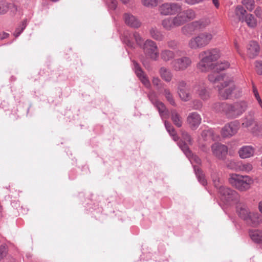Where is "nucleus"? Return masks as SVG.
Returning <instances> with one entry per match:
<instances>
[{
    "label": "nucleus",
    "mask_w": 262,
    "mask_h": 262,
    "mask_svg": "<svg viewBox=\"0 0 262 262\" xmlns=\"http://www.w3.org/2000/svg\"><path fill=\"white\" fill-rule=\"evenodd\" d=\"M195 17V12L192 9H188L180 12L174 16L165 18L161 21V25L165 30L171 31L193 19Z\"/></svg>",
    "instance_id": "obj_1"
},
{
    "label": "nucleus",
    "mask_w": 262,
    "mask_h": 262,
    "mask_svg": "<svg viewBox=\"0 0 262 262\" xmlns=\"http://www.w3.org/2000/svg\"><path fill=\"white\" fill-rule=\"evenodd\" d=\"M220 57V50L216 48L209 49L201 52L198 55L200 59L197 68L200 71L206 72L213 67L214 62Z\"/></svg>",
    "instance_id": "obj_2"
},
{
    "label": "nucleus",
    "mask_w": 262,
    "mask_h": 262,
    "mask_svg": "<svg viewBox=\"0 0 262 262\" xmlns=\"http://www.w3.org/2000/svg\"><path fill=\"white\" fill-rule=\"evenodd\" d=\"M215 34L212 31H204L192 37L188 42V47L198 50L207 46L212 40Z\"/></svg>",
    "instance_id": "obj_3"
},
{
    "label": "nucleus",
    "mask_w": 262,
    "mask_h": 262,
    "mask_svg": "<svg viewBox=\"0 0 262 262\" xmlns=\"http://www.w3.org/2000/svg\"><path fill=\"white\" fill-rule=\"evenodd\" d=\"M229 184L240 191L248 190L253 183V180L249 176L230 173L229 176Z\"/></svg>",
    "instance_id": "obj_4"
},
{
    "label": "nucleus",
    "mask_w": 262,
    "mask_h": 262,
    "mask_svg": "<svg viewBox=\"0 0 262 262\" xmlns=\"http://www.w3.org/2000/svg\"><path fill=\"white\" fill-rule=\"evenodd\" d=\"M210 23L209 19L203 18L192 21L184 26L181 28L182 33L185 35H191L196 30L203 29L208 26Z\"/></svg>",
    "instance_id": "obj_5"
},
{
    "label": "nucleus",
    "mask_w": 262,
    "mask_h": 262,
    "mask_svg": "<svg viewBox=\"0 0 262 262\" xmlns=\"http://www.w3.org/2000/svg\"><path fill=\"white\" fill-rule=\"evenodd\" d=\"M216 86L217 88L220 96L223 99L229 98L235 89V84L231 79L226 78L220 85H216Z\"/></svg>",
    "instance_id": "obj_6"
},
{
    "label": "nucleus",
    "mask_w": 262,
    "mask_h": 262,
    "mask_svg": "<svg viewBox=\"0 0 262 262\" xmlns=\"http://www.w3.org/2000/svg\"><path fill=\"white\" fill-rule=\"evenodd\" d=\"M248 103L246 101H241L233 104H228L227 117L234 118L241 115L247 108Z\"/></svg>",
    "instance_id": "obj_7"
},
{
    "label": "nucleus",
    "mask_w": 262,
    "mask_h": 262,
    "mask_svg": "<svg viewBox=\"0 0 262 262\" xmlns=\"http://www.w3.org/2000/svg\"><path fill=\"white\" fill-rule=\"evenodd\" d=\"M182 6L175 3H165L159 7V13L162 15H170L181 12Z\"/></svg>",
    "instance_id": "obj_8"
},
{
    "label": "nucleus",
    "mask_w": 262,
    "mask_h": 262,
    "mask_svg": "<svg viewBox=\"0 0 262 262\" xmlns=\"http://www.w3.org/2000/svg\"><path fill=\"white\" fill-rule=\"evenodd\" d=\"M143 50L145 54L154 60H157L159 53L158 46L154 41L147 39L144 42Z\"/></svg>",
    "instance_id": "obj_9"
},
{
    "label": "nucleus",
    "mask_w": 262,
    "mask_h": 262,
    "mask_svg": "<svg viewBox=\"0 0 262 262\" xmlns=\"http://www.w3.org/2000/svg\"><path fill=\"white\" fill-rule=\"evenodd\" d=\"M191 64V59L187 56L177 58L171 62L173 70L176 72L184 71L190 67Z\"/></svg>",
    "instance_id": "obj_10"
},
{
    "label": "nucleus",
    "mask_w": 262,
    "mask_h": 262,
    "mask_svg": "<svg viewBox=\"0 0 262 262\" xmlns=\"http://www.w3.org/2000/svg\"><path fill=\"white\" fill-rule=\"evenodd\" d=\"M178 94L180 99L185 102L189 101L192 98L190 89L184 80L178 81L177 84Z\"/></svg>",
    "instance_id": "obj_11"
},
{
    "label": "nucleus",
    "mask_w": 262,
    "mask_h": 262,
    "mask_svg": "<svg viewBox=\"0 0 262 262\" xmlns=\"http://www.w3.org/2000/svg\"><path fill=\"white\" fill-rule=\"evenodd\" d=\"M193 89L202 100L206 101L210 99L211 92L205 83L203 82L196 83L193 85Z\"/></svg>",
    "instance_id": "obj_12"
},
{
    "label": "nucleus",
    "mask_w": 262,
    "mask_h": 262,
    "mask_svg": "<svg viewBox=\"0 0 262 262\" xmlns=\"http://www.w3.org/2000/svg\"><path fill=\"white\" fill-rule=\"evenodd\" d=\"M219 192L221 199L226 202H230L239 197L238 193L236 191L225 186L220 187Z\"/></svg>",
    "instance_id": "obj_13"
},
{
    "label": "nucleus",
    "mask_w": 262,
    "mask_h": 262,
    "mask_svg": "<svg viewBox=\"0 0 262 262\" xmlns=\"http://www.w3.org/2000/svg\"><path fill=\"white\" fill-rule=\"evenodd\" d=\"M239 129V123L231 122L226 124L222 129L221 134L224 137H230L236 134Z\"/></svg>",
    "instance_id": "obj_14"
},
{
    "label": "nucleus",
    "mask_w": 262,
    "mask_h": 262,
    "mask_svg": "<svg viewBox=\"0 0 262 262\" xmlns=\"http://www.w3.org/2000/svg\"><path fill=\"white\" fill-rule=\"evenodd\" d=\"M201 121L202 118L196 112L189 113L186 119L187 123L192 130L196 129L200 125Z\"/></svg>",
    "instance_id": "obj_15"
},
{
    "label": "nucleus",
    "mask_w": 262,
    "mask_h": 262,
    "mask_svg": "<svg viewBox=\"0 0 262 262\" xmlns=\"http://www.w3.org/2000/svg\"><path fill=\"white\" fill-rule=\"evenodd\" d=\"M213 155L219 159H224L227 154L228 149L226 146L219 143L213 144L211 146Z\"/></svg>",
    "instance_id": "obj_16"
},
{
    "label": "nucleus",
    "mask_w": 262,
    "mask_h": 262,
    "mask_svg": "<svg viewBox=\"0 0 262 262\" xmlns=\"http://www.w3.org/2000/svg\"><path fill=\"white\" fill-rule=\"evenodd\" d=\"M236 212L242 219L246 221L252 211H250L247 205L242 202H238L236 206Z\"/></svg>",
    "instance_id": "obj_17"
},
{
    "label": "nucleus",
    "mask_w": 262,
    "mask_h": 262,
    "mask_svg": "<svg viewBox=\"0 0 262 262\" xmlns=\"http://www.w3.org/2000/svg\"><path fill=\"white\" fill-rule=\"evenodd\" d=\"M9 10L14 14L17 11L18 8L13 3H9L6 0H0V14H5Z\"/></svg>",
    "instance_id": "obj_18"
},
{
    "label": "nucleus",
    "mask_w": 262,
    "mask_h": 262,
    "mask_svg": "<svg viewBox=\"0 0 262 262\" xmlns=\"http://www.w3.org/2000/svg\"><path fill=\"white\" fill-rule=\"evenodd\" d=\"M259 52V47L256 41H250L247 46V53L248 56L251 59L255 58Z\"/></svg>",
    "instance_id": "obj_19"
},
{
    "label": "nucleus",
    "mask_w": 262,
    "mask_h": 262,
    "mask_svg": "<svg viewBox=\"0 0 262 262\" xmlns=\"http://www.w3.org/2000/svg\"><path fill=\"white\" fill-rule=\"evenodd\" d=\"M124 19L125 24L131 27L137 28L141 26V23L137 18L130 13L124 14Z\"/></svg>",
    "instance_id": "obj_20"
},
{
    "label": "nucleus",
    "mask_w": 262,
    "mask_h": 262,
    "mask_svg": "<svg viewBox=\"0 0 262 262\" xmlns=\"http://www.w3.org/2000/svg\"><path fill=\"white\" fill-rule=\"evenodd\" d=\"M135 70L137 76L139 77L142 83L147 88H149L150 83L145 73L143 72L140 66L135 63Z\"/></svg>",
    "instance_id": "obj_21"
},
{
    "label": "nucleus",
    "mask_w": 262,
    "mask_h": 262,
    "mask_svg": "<svg viewBox=\"0 0 262 262\" xmlns=\"http://www.w3.org/2000/svg\"><path fill=\"white\" fill-rule=\"evenodd\" d=\"M255 152L254 148L251 146H244L238 150V154L242 159H246L252 157Z\"/></svg>",
    "instance_id": "obj_22"
},
{
    "label": "nucleus",
    "mask_w": 262,
    "mask_h": 262,
    "mask_svg": "<svg viewBox=\"0 0 262 262\" xmlns=\"http://www.w3.org/2000/svg\"><path fill=\"white\" fill-rule=\"evenodd\" d=\"M246 222L253 226H256L262 222V215L257 212H252Z\"/></svg>",
    "instance_id": "obj_23"
},
{
    "label": "nucleus",
    "mask_w": 262,
    "mask_h": 262,
    "mask_svg": "<svg viewBox=\"0 0 262 262\" xmlns=\"http://www.w3.org/2000/svg\"><path fill=\"white\" fill-rule=\"evenodd\" d=\"M182 137L183 139L185 141V145L184 146L182 147V149L184 151L185 154L187 155V156H189L191 155V151L189 150L187 145L186 144H191L192 140L190 136V135L186 132L182 131Z\"/></svg>",
    "instance_id": "obj_24"
},
{
    "label": "nucleus",
    "mask_w": 262,
    "mask_h": 262,
    "mask_svg": "<svg viewBox=\"0 0 262 262\" xmlns=\"http://www.w3.org/2000/svg\"><path fill=\"white\" fill-rule=\"evenodd\" d=\"M214 111L225 114L227 117L228 104L225 102H216L212 105Z\"/></svg>",
    "instance_id": "obj_25"
},
{
    "label": "nucleus",
    "mask_w": 262,
    "mask_h": 262,
    "mask_svg": "<svg viewBox=\"0 0 262 262\" xmlns=\"http://www.w3.org/2000/svg\"><path fill=\"white\" fill-rule=\"evenodd\" d=\"M175 53L168 49H164L160 52L161 59L165 62L172 60L175 57Z\"/></svg>",
    "instance_id": "obj_26"
},
{
    "label": "nucleus",
    "mask_w": 262,
    "mask_h": 262,
    "mask_svg": "<svg viewBox=\"0 0 262 262\" xmlns=\"http://www.w3.org/2000/svg\"><path fill=\"white\" fill-rule=\"evenodd\" d=\"M208 80L212 83L215 84L220 83L221 84L223 81H224L227 78L223 75L216 73H210L208 76Z\"/></svg>",
    "instance_id": "obj_27"
},
{
    "label": "nucleus",
    "mask_w": 262,
    "mask_h": 262,
    "mask_svg": "<svg viewBox=\"0 0 262 262\" xmlns=\"http://www.w3.org/2000/svg\"><path fill=\"white\" fill-rule=\"evenodd\" d=\"M159 74L161 77L166 82L170 81L173 77V75L171 71L164 67H161L160 69Z\"/></svg>",
    "instance_id": "obj_28"
},
{
    "label": "nucleus",
    "mask_w": 262,
    "mask_h": 262,
    "mask_svg": "<svg viewBox=\"0 0 262 262\" xmlns=\"http://www.w3.org/2000/svg\"><path fill=\"white\" fill-rule=\"evenodd\" d=\"M247 14L246 10L241 5H238L235 9V14L239 21L244 22L245 16Z\"/></svg>",
    "instance_id": "obj_29"
},
{
    "label": "nucleus",
    "mask_w": 262,
    "mask_h": 262,
    "mask_svg": "<svg viewBox=\"0 0 262 262\" xmlns=\"http://www.w3.org/2000/svg\"><path fill=\"white\" fill-rule=\"evenodd\" d=\"M249 235L254 242L262 243V230H251L250 231Z\"/></svg>",
    "instance_id": "obj_30"
},
{
    "label": "nucleus",
    "mask_w": 262,
    "mask_h": 262,
    "mask_svg": "<svg viewBox=\"0 0 262 262\" xmlns=\"http://www.w3.org/2000/svg\"><path fill=\"white\" fill-rule=\"evenodd\" d=\"M249 27L255 28L257 26V20L251 14H246L244 19Z\"/></svg>",
    "instance_id": "obj_31"
},
{
    "label": "nucleus",
    "mask_w": 262,
    "mask_h": 262,
    "mask_svg": "<svg viewBox=\"0 0 262 262\" xmlns=\"http://www.w3.org/2000/svg\"><path fill=\"white\" fill-rule=\"evenodd\" d=\"M230 67V63L227 61L221 62L220 63H215L213 67L210 70H213L214 71L220 72L225 70Z\"/></svg>",
    "instance_id": "obj_32"
},
{
    "label": "nucleus",
    "mask_w": 262,
    "mask_h": 262,
    "mask_svg": "<svg viewBox=\"0 0 262 262\" xmlns=\"http://www.w3.org/2000/svg\"><path fill=\"white\" fill-rule=\"evenodd\" d=\"M171 118L173 123L178 127H181L182 125V118L176 110L171 111Z\"/></svg>",
    "instance_id": "obj_33"
},
{
    "label": "nucleus",
    "mask_w": 262,
    "mask_h": 262,
    "mask_svg": "<svg viewBox=\"0 0 262 262\" xmlns=\"http://www.w3.org/2000/svg\"><path fill=\"white\" fill-rule=\"evenodd\" d=\"M162 2V0H141V3L145 7L152 8Z\"/></svg>",
    "instance_id": "obj_34"
},
{
    "label": "nucleus",
    "mask_w": 262,
    "mask_h": 262,
    "mask_svg": "<svg viewBox=\"0 0 262 262\" xmlns=\"http://www.w3.org/2000/svg\"><path fill=\"white\" fill-rule=\"evenodd\" d=\"M253 169L252 165L250 163L240 162L238 166V171L245 172H249Z\"/></svg>",
    "instance_id": "obj_35"
},
{
    "label": "nucleus",
    "mask_w": 262,
    "mask_h": 262,
    "mask_svg": "<svg viewBox=\"0 0 262 262\" xmlns=\"http://www.w3.org/2000/svg\"><path fill=\"white\" fill-rule=\"evenodd\" d=\"M150 34L152 38L157 40H162L163 38L162 34L156 28H152L150 30Z\"/></svg>",
    "instance_id": "obj_36"
},
{
    "label": "nucleus",
    "mask_w": 262,
    "mask_h": 262,
    "mask_svg": "<svg viewBox=\"0 0 262 262\" xmlns=\"http://www.w3.org/2000/svg\"><path fill=\"white\" fill-rule=\"evenodd\" d=\"M165 125L167 130L169 134L173 137V139L174 141L178 140V137L177 135L176 131L173 128V126L170 123L167 122H165Z\"/></svg>",
    "instance_id": "obj_37"
},
{
    "label": "nucleus",
    "mask_w": 262,
    "mask_h": 262,
    "mask_svg": "<svg viewBox=\"0 0 262 262\" xmlns=\"http://www.w3.org/2000/svg\"><path fill=\"white\" fill-rule=\"evenodd\" d=\"M164 95L167 100L172 105H175L174 100L172 95L169 89H165L164 91Z\"/></svg>",
    "instance_id": "obj_38"
},
{
    "label": "nucleus",
    "mask_w": 262,
    "mask_h": 262,
    "mask_svg": "<svg viewBox=\"0 0 262 262\" xmlns=\"http://www.w3.org/2000/svg\"><path fill=\"white\" fill-rule=\"evenodd\" d=\"M242 4L246 6L248 10L252 11L254 8V0H243Z\"/></svg>",
    "instance_id": "obj_39"
},
{
    "label": "nucleus",
    "mask_w": 262,
    "mask_h": 262,
    "mask_svg": "<svg viewBox=\"0 0 262 262\" xmlns=\"http://www.w3.org/2000/svg\"><path fill=\"white\" fill-rule=\"evenodd\" d=\"M239 163L240 162H236L234 161H228L226 165L229 169L238 171Z\"/></svg>",
    "instance_id": "obj_40"
},
{
    "label": "nucleus",
    "mask_w": 262,
    "mask_h": 262,
    "mask_svg": "<svg viewBox=\"0 0 262 262\" xmlns=\"http://www.w3.org/2000/svg\"><path fill=\"white\" fill-rule=\"evenodd\" d=\"M154 104L160 114L164 112L165 110V106L162 102L159 101H156Z\"/></svg>",
    "instance_id": "obj_41"
},
{
    "label": "nucleus",
    "mask_w": 262,
    "mask_h": 262,
    "mask_svg": "<svg viewBox=\"0 0 262 262\" xmlns=\"http://www.w3.org/2000/svg\"><path fill=\"white\" fill-rule=\"evenodd\" d=\"M196 174L197 175V176L198 177L199 181L203 185H206L207 182H206V180L205 179L204 174L202 173V172L199 169H198L197 171H196Z\"/></svg>",
    "instance_id": "obj_42"
},
{
    "label": "nucleus",
    "mask_w": 262,
    "mask_h": 262,
    "mask_svg": "<svg viewBox=\"0 0 262 262\" xmlns=\"http://www.w3.org/2000/svg\"><path fill=\"white\" fill-rule=\"evenodd\" d=\"M255 70L258 74L262 75V61H256L255 62Z\"/></svg>",
    "instance_id": "obj_43"
},
{
    "label": "nucleus",
    "mask_w": 262,
    "mask_h": 262,
    "mask_svg": "<svg viewBox=\"0 0 262 262\" xmlns=\"http://www.w3.org/2000/svg\"><path fill=\"white\" fill-rule=\"evenodd\" d=\"M106 3L110 9L115 10L117 6V0H106Z\"/></svg>",
    "instance_id": "obj_44"
},
{
    "label": "nucleus",
    "mask_w": 262,
    "mask_h": 262,
    "mask_svg": "<svg viewBox=\"0 0 262 262\" xmlns=\"http://www.w3.org/2000/svg\"><path fill=\"white\" fill-rule=\"evenodd\" d=\"M133 37L137 42L139 45H141L142 42V38L140 36L139 33L138 32H135L133 34Z\"/></svg>",
    "instance_id": "obj_45"
},
{
    "label": "nucleus",
    "mask_w": 262,
    "mask_h": 262,
    "mask_svg": "<svg viewBox=\"0 0 262 262\" xmlns=\"http://www.w3.org/2000/svg\"><path fill=\"white\" fill-rule=\"evenodd\" d=\"M212 180L214 183V185L215 187L218 189L220 188V187H222V186L220 185V179L218 176L216 174H214L212 176Z\"/></svg>",
    "instance_id": "obj_46"
},
{
    "label": "nucleus",
    "mask_w": 262,
    "mask_h": 262,
    "mask_svg": "<svg viewBox=\"0 0 262 262\" xmlns=\"http://www.w3.org/2000/svg\"><path fill=\"white\" fill-rule=\"evenodd\" d=\"M167 46L172 49H175L178 47V42L174 40L168 41L167 43Z\"/></svg>",
    "instance_id": "obj_47"
},
{
    "label": "nucleus",
    "mask_w": 262,
    "mask_h": 262,
    "mask_svg": "<svg viewBox=\"0 0 262 262\" xmlns=\"http://www.w3.org/2000/svg\"><path fill=\"white\" fill-rule=\"evenodd\" d=\"M211 133L210 130H204L201 134V136L204 139V140H207L208 138H210Z\"/></svg>",
    "instance_id": "obj_48"
},
{
    "label": "nucleus",
    "mask_w": 262,
    "mask_h": 262,
    "mask_svg": "<svg viewBox=\"0 0 262 262\" xmlns=\"http://www.w3.org/2000/svg\"><path fill=\"white\" fill-rule=\"evenodd\" d=\"M7 253V248L4 245L0 246V259L4 257Z\"/></svg>",
    "instance_id": "obj_49"
},
{
    "label": "nucleus",
    "mask_w": 262,
    "mask_h": 262,
    "mask_svg": "<svg viewBox=\"0 0 262 262\" xmlns=\"http://www.w3.org/2000/svg\"><path fill=\"white\" fill-rule=\"evenodd\" d=\"M254 14L258 17H261L262 16L261 9L260 7H257L254 11Z\"/></svg>",
    "instance_id": "obj_50"
},
{
    "label": "nucleus",
    "mask_w": 262,
    "mask_h": 262,
    "mask_svg": "<svg viewBox=\"0 0 262 262\" xmlns=\"http://www.w3.org/2000/svg\"><path fill=\"white\" fill-rule=\"evenodd\" d=\"M204 0H185L186 3L189 5H194L202 2Z\"/></svg>",
    "instance_id": "obj_51"
},
{
    "label": "nucleus",
    "mask_w": 262,
    "mask_h": 262,
    "mask_svg": "<svg viewBox=\"0 0 262 262\" xmlns=\"http://www.w3.org/2000/svg\"><path fill=\"white\" fill-rule=\"evenodd\" d=\"M152 82L154 85L158 86L161 84V80L158 77H153Z\"/></svg>",
    "instance_id": "obj_52"
},
{
    "label": "nucleus",
    "mask_w": 262,
    "mask_h": 262,
    "mask_svg": "<svg viewBox=\"0 0 262 262\" xmlns=\"http://www.w3.org/2000/svg\"><path fill=\"white\" fill-rule=\"evenodd\" d=\"M194 104V109H199L202 106V102L200 101H193Z\"/></svg>",
    "instance_id": "obj_53"
},
{
    "label": "nucleus",
    "mask_w": 262,
    "mask_h": 262,
    "mask_svg": "<svg viewBox=\"0 0 262 262\" xmlns=\"http://www.w3.org/2000/svg\"><path fill=\"white\" fill-rule=\"evenodd\" d=\"M253 92L254 95L256 98L259 97L257 90L256 88L255 87V86L254 85V84H253Z\"/></svg>",
    "instance_id": "obj_54"
},
{
    "label": "nucleus",
    "mask_w": 262,
    "mask_h": 262,
    "mask_svg": "<svg viewBox=\"0 0 262 262\" xmlns=\"http://www.w3.org/2000/svg\"><path fill=\"white\" fill-rule=\"evenodd\" d=\"M212 2L216 9L219 8L220 4L219 0H212Z\"/></svg>",
    "instance_id": "obj_55"
},
{
    "label": "nucleus",
    "mask_w": 262,
    "mask_h": 262,
    "mask_svg": "<svg viewBox=\"0 0 262 262\" xmlns=\"http://www.w3.org/2000/svg\"><path fill=\"white\" fill-rule=\"evenodd\" d=\"M252 123V120H247L245 122H244L242 124L243 126L245 127H248L249 126L251 125Z\"/></svg>",
    "instance_id": "obj_56"
},
{
    "label": "nucleus",
    "mask_w": 262,
    "mask_h": 262,
    "mask_svg": "<svg viewBox=\"0 0 262 262\" xmlns=\"http://www.w3.org/2000/svg\"><path fill=\"white\" fill-rule=\"evenodd\" d=\"M192 160H194L197 164L201 163V159L196 156H193Z\"/></svg>",
    "instance_id": "obj_57"
},
{
    "label": "nucleus",
    "mask_w": 262,
    "mask_h": 262,
    "mask_svg": "<svg viewBox=\"0 0 262 262\" xmlns=\"http://www.w3.org/2000/svg\"><path fill=\"white\" fill-rule=\"evenodd\" d=\"M25 26H24V27H23L21 30H19V29H16V31H15V35L17 37L19 35V34L21 33V32L23 31L24 29L25 28Z\"/></svg>",
    "instance_id": "obj_58"
},
{
    "label": "nucleus",
    "mask_w": 262,
    "mask_h": 262,
    "mask_svg": "<svg viewBox=\"0 0 262 262\" xmlns=\"http://www.w3.org/2000/svg\"><path fill=\"white\" fill-rule=\"evenodd\" d=\"M234 47L236 49L237 52L239 53V45L238 44L237 41H234Z\"/></svg>",
    "instance_id": "obj_59"
},
{
    "label": "nucleus",
    "mask_w": 262,
    "mask_h": 262,
    "mask_svg": "<svg viewBox=\"0 0 262 262\" xmlns=\"http://www.w3.org/2000/svg\"><path fill=\"white\" fill-rule=\"evenodd\" d=\"M9 35V34L7 33H3V34H0V39H5L7 37H8Z\"/></svg>",
    "instance_id": "obj_60"
},
{
    "label": "nucleus",
    "mask_w": 262,
    "mask_h": 262,
    "mask_svg": "<svg viewBox=\"0 0 262 262\" xmlns=\"http://www.w3.org/2000/svg\"><path fill=\"white\" fill-rule=\"evenodd\" d=\"M256 100H257L259 104L260 105V106H261V108H262V100L261 99H260V97H258V98H256Z\"/></svg>",
    "instance_id": "obj_61"
},
{
    "label": "nucleus",
    "mask_w": 262,
    "mask_h": 262,
    "mask_svg": "<svg viewBox=\"0 0 262 262\" xmlns=\"http://www.w3.org/2000/svg\"><path fill=\"white\" fill-rule=\"evenodd\" d=\"M258 207L259 211L262 213V201L259 202Z\"/></svg>",
    "instance_id": "obj_62"
},
{
    "label": "nucleus",
    "mask_w": 262,
    "mask_h": 262,
    "mask_svg": "<svg viewBox=\"0 0 262 262\" xmlns=\"http://www.w3.org/2000/svg\"><path fill=\"white\" fill-rule=\"evenodd\" d=\"M122 3L124 4H128L130 0H120Z\"/></svg>",
    "instance_id": "obj_63"
},
{
    "label": "nucleus",
    "mask_w": 262,
    "mask_h": 262,
    "mask_svg": "<svg viewBox=\"0 0 262 262\" xmlns=\"http://www.w3.org/2000/svg\"><path fill=\"white\" fill-rule=\"evenodd\" d=\"M127 44L128 46L132 47V45L129 41H128V42L127 43Z\"/></svg>",
    "instance_id": "obj_64"
}]
</instances>
